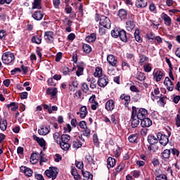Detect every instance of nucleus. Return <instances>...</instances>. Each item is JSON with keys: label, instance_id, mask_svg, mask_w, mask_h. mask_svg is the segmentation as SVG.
Masks as SVG:
<instances>
[{"label": "nucleus", "instance_id": "obj_34", "mask_svg": "<svg viewBox=\"0 0 180 180\" xmlns=\"http://www.w3.org/2000/svg\"><path fill=\"white\" fill-rule=\"evenodd\" d=\"M82 147V142L78 139H76L72 142V148L78 150V148H81Z\"/></svg>", "mask_w": 180, "mask_h": 180}, {"label": "nucleus", "instance_id": "obj_55", "mask_svg": "<svg viewBox=\"0 0 180 180\" xmlns=\"http://www.w3.org/2000/svg\"><path fill=\"white\" fill-rule=\"evenodd\" d=\"M82 91H83V92L84 94H86L88 92V91H89V86H88V84H86V83L82 84Z\"/></svg>", "mask_w": 180, "mask_h": 180}, {"label": "nucleus", "instance_id": "obj_41", "mask_svg": "<svg viewBox=\"0 0 180 180\" xmlns=\"http://www.w3.org/2000/svg\"><path fill=\"white\" fill-rule=\"evenodd\" d=\"M78 88V81L77 80H73L72 82V84H69V89L70 91H75Z\"/></svg>", "mask_w": 180, "mask_h": 180}, {"label": "nucleus", "instance_id": "obj_13", "mask_svg": "<svg viewBox=\"0 0 180 180\" xmlns=\"http://www.w3.org/2000/svg\"><path fill=\"white\" fill-rule=\"evenodd\" d=\"M105 108L107 112H112L115 109V101L112 99L107 101L105 105Z\"/></svg>", "mask_w": 180, "mask_h": 180}, {"label": "nucleus", "instance_id": "obj_59", "mask_svg": "<svg viewBox=\"0 0 180 180\" xmlns=\"http://www.w3.org/2000/svg\"><path fill=\"white\" fill-rule=\"evenodd\" d=\"M146 37L148 40H153V39H155V34L154 32H151L146 34Z\"/></svg>", "mask_w": 180, "mask_h": 180}, {"label": "nucleus", "instance_id": "obj_48", "mask_svg": "<svg viewBox=\"0 0 180 180\" xmlns=\"http://www.w3.org/2000/svg\"><path fill=\"white\" fill-rule=\"evenodd\" d=\"M6 36H8L6 30L2 29L0 30V40H5V39H6Z\"/></svg>", "mask_w": 180, "mask_h": 180}, {"label": "nucleus", "instance_id": "obj_46", "mask_svg": "<svg viewBox=\"0 0 180 180\" xmlns=\"http://www.w3.org/2000/svg\"><path fill=\"white\" fill-rule=\"evenodd\" d=\"M94 77H98L100 78L101 77H103L102 75V68L99 67L96 68V72H94Z\"/></svg>", "mask_w": 180, "mask_h": 180}, {"label": "nucleus", "instance_id": "obj_20", "mask_svg": "<svg viewBox=\"0 0 180 180\" xmlns=\"http://www.w3.org/2000/svg\"><path fill=\"white\" fill-rule=\"evenodd\" d=\"M57 88H48L46 89V94L51 95V98L53 99L57 98V94H58Z\"/></svg>", "mask_w": 180, "mask_h": 180}, {"label": "nucleus", "instance_id": "obj_54", "mask_svg": "<svg viewBox=\"0 0 180 180\" xmlns=\"http://www.w3.org/2000/svg\"><path fill=\"white\" fill-rule=\"evenodd\" d=\"M155 180H168L167 175L162 174L156 176Z\"/></svg>", "mask_w": 180, "mask_h": 180}, {"label": "nucleus", "instance_id": "obj_5", "mask_svg": "<svg viewBox=\"0 0 180 180\" xmlns=\"http://www.w3.org/2000/svg\"><path fill=\"white\" fill-rule=\"evenodd\" d=\"M100 26H103L105 29H110L112 26V22L109 17H106L105 15H101V22H99Z\"/></svg>", "mask_w": 180, "mask_h": 180}, {"label": "nucleus", "instance_id": "obj_10", "mask_svg": "<svg viewBox=\"0 0 180 180\" xmlns=\"http://www.w3.org/2000/svg\"><path fill=\"white\" fill-rule=\"evenodd\" d=\"M54 32L53 31H46L44 33V39L47 43H53L54 41Z\"/></svg>", "mask_w": 180, "mask_h": 180}, {"label": "nucleus", "instance_id": "obj_21", "mask_svg": "<svg viewBox=\"0 0 180 180\" xmlns=\"http://www.w3.org/2000/svg\"><path fill=\"white\" fill-rule=\"evenodd\" d=\"M128 141L132 144H137L139 143V134H132L129 135Z\"/></svg>", "mask_w": 180, "mask_h": 180}, {"label": "nucleus", "instance_id": "obj_22", "mask_svg": "<svg viewBox=\"0 0 180 180\" xmlns=\"http://www.w3.org/2000/svg\"><path fill=\"white\" fill-rule=\"evenodd\" d=\"M77 115H79L81 119H85V117H86V115H88L86 106L84 105L82 108H80L79 112H77Z\"/></svg>", "mask_w": 180, "mask_h": 180}, {"label": "nucleus", "instance_id": "obj_1", "mask_svg": "<svg viewBox=\"0 0 180 180\" xmlns=\"http://www.w3.org/2000/svg\"><path fill=\"white\" fill-rule=\"evenodd\" d=\"M71 140V136L68 134H63L60 136V142L59 143L60 147L64 151H68L71 145H70V141Z\"/></svg>", "mask_w": 180, "mask_h": 180}, {"label": "nucleus", "instance_id": "obj_39", "mask_svg": "<svg viewBox=\"0 0 180 180\" xmlns=\"http://www.w3.org/2000/svg\"><path fill=\"white\" fill-rule=\"evenodd\" d=\"M7 108L15 112V110H18V109H19V104L15 102H12L10 104L7 105Z\"/></svg>", "mask_w": 180, "mask_h": 180}, {"label": "nucleus", "instance_id": "obj_43", "mask_svg": "<svg viewBox=\"0 0 180 180\" xmlns=\"http://www.w3.org/2000/svg\"><path fill=\"white\" fill-rule=\"evenodd\" d=\"M136 79L139 81L143 82L146 80V75L141 72H137L136 75Z\"/></svg>", "mask_w": 180, "mask_h": 180}, {"label": "nucleus", "instance_id": "obj_2", "mask_svg": "<svg viewBox=\"0 0 180 180\" xmlns=\"http://www.w3.org/2000/svg\"><path fill=\"white\" fill-rule=\"evenodd\" d=\"M2 61L4 64H6L7 65L13 64V61H15V55L11 52H6L2 56Z\"/></svg>", "mask_w": 180, "mask_h": 180}, {"label": "nucleus", "instance_id": "obj_6", "mask_svg": "<svg viewBox=\"0 0 180 180\" xmlns=\"http://www.w3.org/2000/svg\"><path fill=\"white\" fill-rule=\"evenodd\" d=\"M157 138L161 146H163L164 147H165V146H167V144H168V143L169 142L168 136L162 134V133H158Z\"/></svg>", "mask_w": 180, "mask_h": 180}, {"label": "nucleus", "instance_id": "obj_25", "mask_svg": "<svg viewBox=\"0 0 180 180\" xmlns=\"http://www.w3.org/2000/svg\"><path fill=\"white\" fill-rule=\"evenodd\" d=\"M121 41H123L124 43H127L128 38H127V33L124 30L121 29V31L120 32L119 37Z\"/></svg>", "mask_w": 180, "mask_h": 180}, {"label": "nucleus", "instance_id": "obj_61", "mask_svg": "<svg viewBox=\"0 0 180 180\" xmlns=\"http://www.w3.org/2000/svg\"><path fill=\"white\" fill-rule=\"evenodd\" d=\"M53 4L54 8L56 9H58V7L60 6V4H61V1L60 0H53Z\"/></svg>", "mask_w": 180, "mask_h": 180}, {"label": "nucleus", "instance_id": "obj_35", "mask_svg": "<svg viewBox=\"0 0 180 180\" xmlns=\"http://www.w3.org/2000/svg\"><path fill=\"white\" fill-rule=\"evenodd\" d=\"M85 161L87 162V164L91 165V167L95 166V160H94V158L91 156V155H87L85 156Z\"/></svg>", "mask_w": 180, "mask_h": 180}, {"label": "nucleus", "instance_id": "obj_7", "mask_svg": "<svg viewBox=\"0 0 180 180\" xmlns=\"http://www.w3.org/2000/svg\"><path fill=\"white\" fill-rule=\"evenodd\" d=\"M136 115L137 119H139V120H143V119H145L146 117H147V115H148V111L145 108H140L138 110V111L136 110Z\"/></svg>", "mask_w": 180, "mask_h": 180}, {"label": "nucleus", "instance_id": "obj_53", "mask_svg": "<svg viewBox=\"0 0 180 180\" xmlns=\"http://www.w3.org/2000/svg\"><path fill=\"white\" fill-rule=\"evenodd\" d=\"M131 175L134 178H140V175H141V172L140 170H134L131 172Z\"/></svg>", "mask_w": 180, "mask_h": 180}, {"label": "nucleus", "instance_id": "obj_37", "mask_svg": "<svg viewBox=\"0 0 180 180\" xmlns=\"http://www.w3.org/2000/svg\"><path fill=\"white\" fill-rule=\"evenodd\" d=\"M135 5L136 8H146L147 6V1L144 2V0H136Z\"/></svg>", "mask_w": 180, "mask_h": 180}, {"label": "nucleus", "instance_id": "obj_36", "mask_svg": "<svg viewBox=\"0 0 180 180\" xmlns=\"http://www.w3.org/2000/svg\"><path fill=\"white\" fill-rule=\"evenodd\" d=\"M134 34L135 40L138 41V43H141V41H143V39L141 38V37H140V30L139 28H136L135 30V32Z\"/></svg>", "mask_w": 180, "mask_h": 180}, {"label": "nucleus", "instance_id": "obj_18", "mask_svg": "<svg viewBox=\"0 0 180 180\" xmlns=\"http://www.w3.org/2000/svg\"><path fill=\"white\" fill-rule=\"evenodd\" d=\"M120 99H121V101L122 102H124V106L126 108H129V104L130 103V96H129L128 94H122L120 97Z\"/></svg>", "mask_w": 180, "mask_h": 180}, {"label": "nucleus", "instance_id": "obj_60", "mask_svg": "<svg viewBox=\"0 0 180 180\" xmlns=\"http://www.w3.org/2000/svg\"><path fill=\"white\" fill-rule=\"evenodd\" d=\"M63 130L65 133H70L71 130H72V128H71V125H70V124H67L66 126L63 127Z\"/></svg>", "mask_w": 180, "mask_h": 180}, {"label": "nucleus", "instance_id": "obj_29", "mask_svg": "<svg viewBox=\"0 0 180 180\" xmlns=\"http://www.w3.org/2000/svg\"><path fill=\"white\" fill-rule=\"evenodd\" d=\"M122 30V28L115 27L111 31V36L114 39H117L120 34V32Z\"/></svg>", "mask_w": 180, "mask_h": 180}, {"label": "nucleus", "instance_id": "obj_30", "mask_svg": "<svg viewBox=\"0 0 180 180\" xmlns=\"http://www.w3.org/2000/svg\"><path fill=\"white\" fill-rule=\"evenodd\" d=\"M126 25V27L129 32H131V30L136 27V24H134V21H133V20L127 21Z\"/></svg>", "mask_w": 180, "mask_h": 180}, {"label": "nucleus", "instance_id": "obj_12", "mask_svg": "<svg viewBox=\"0 0 180 180\" xmlns=\"http://www.w3.org/2000/svg\"><path fill=\"white\" fill-rule=\"evenodd\" d=\"M164 84L167 86V89L169 90L170 92L174 91V83L171 81L169 77H165L164 81Z\"/></svg>", "mask_w": 180, "mask_h": 180}, {"label": "nucleus", "instance_id": "obj_4", "mask_svg": "<svg viewBox=\"0 0 180 180\" xmlns=\"http://www.w3.org/2000/svg\"><path fill=\"white\" fill-rule=\"evenodd\" d=\"M45 174L48 178L52 179V180L56 179L57 175H58V169L54 167H49V169L45 171Z\"/></svg>", "mask_w": 180, "mask_h": 180}, {"label": "nucleus", "instance_id": "obj_45", "mask_svg": "<svg viewBox=\"0 0 180 180\" xmlns=\"http://www.w3.org/2000/svg\"><path fill=\"white\" fill-rule=\"evenodd\" d=\"M32 42L35 43L36 44H40L41 43V37L34 36L32 38Z\"/></svg>", "mask_w": 180, "mask_h": 180}, {"label": "nucleus", "instance_id": "obj_27", "mask_svg": "<svg viewBox=\"0 0 180 180\" xmlns=\"http://www.w3.org/2000/svg\"><path fill=\"white\" fill-rule=\"evenodd\" d=\"M148 143H149L150 146H154V144H157V143H158V138L153 135H149L148 136Z\"/></svg>", "mask_w": 180, "mask_h": 180}, {"label": "nucleus", "instance_id": "obj_3", "mask_svg": "<svg viewBox=\"0 0 180 180\" xmlns=\"http://www.w3.org/2000/svg\"><path fill=\"white\" fill-rule=\"evenodd\" d=\"M136 113H137V108L133 106L131 117V126L133 129H136L140 124V119L137 118Z\"/></svg>", "mask_w": 180, "mask_h": 180}, {"label": "nucleus", "instance_id": "obj_52", "mask_svg": "<svg viewBox=\"0 0 180 180\" xmlns=\"http://www.w3.org/2000/svg\"><path fill=\"white\" fill-rule=\"evenodd\" d=\"M143 70L145 72H151V70H153V68L151 67V64L148 63L143 65Z\"/></svg>", "mask_w": 180, "mask_h": 180}, {"label": "nucleus", "instance_id": "obj_15", "mask_svg": "<svg viewBox=\"0 0 180 180\" xmlns=\"http://www.w3.org/2000/svg\"><path fill=\"white\" fill-rule=\"evenodd\" d=\"M153 79L156 81V82H160L161 79H162V77H164V73L158 70L156 72H154L153 74Z\"/></svg>", "mask_w": 180, "mask_h": 180}, {"label": "nucleus", "instance_id": "obj_28", "mask_svg": "<svg viewBox=\"0 0 180 180\" xmlns=\"http://www.w3.org/2000/svg\"><path fill=\"white\" fill-rule=\"evenodd\" d=\"M124 167H126V165H124V163L123 162L120 163V165L113 172L114 176H117L122 169H124Z\"/></svg>", "mask_w": 180, "mask_h": 180}, {"label": "nucleus", "instance_id": "obj_11", "mask_svg": "<svg viewBox=\"0 0 180 180\" xmlns=\"http://www.w3.org/2000/svg\"><path fill=\"white\" fill-rule=\"evenodd\" d=\"M107 61L111 67H116V65L117 64V59L116 58V56L112 54L107 56Z\"/></svg>", "mask_w": 180, "mask_h": 180}, {"label": "nucleus", "instance_id": "obj_33", "mask_svg": "<svg viewBox=\"0 0 180 180\" xmlns=\"http://www.w3.org/2000/svg\"><path fill=\"white\" fill-rule=\"evenodd\" d=\"M85 40L86 41H87V43H94V41L96 40V33L90 34V35H88L86 37Z\"/></svg>", "mask_w": 180, "mask_h": 180}, {"label": "nucleus", "instance_id": "obj_40", "mask_svg": "<svg viewBox=\"0 0 180 180\" xmlns=\"http://www.w3.org/2000/svg\"><path fill=\"white\" fill-rule=\"evenodd\" d=\"M170 156L171 150L169 149H166L161 153V157L163 160L168 159Z\"/></svg>", "mask_w": 180, "mask_h": 180}, {"label": "nucleus", "instance_id": "obj_8", "mask_svg": "<svg viewBox=\"0 0 180 180\" xmlns=\"http://www.w3.org/2000/svg\"><path fill=\"white\" fill-rule=\"evenodd\" d=\"M97 84L101 86V88H105V86L109 84V79L106 75H103L98 78Z\"/></svg>", "mask_w": 180, "mask_h": 180}, {"label": "nucleus", "instance_id": "obj_31", "mask_svg": "<svg viewBox=\"0 0 180 180\" xmlns=\"http://www.w3.org/2000/svg\"><path fill=\"white\" fill-rule=\"evenodd\" d=\"M117 16L120 18V19H126L127 18V11L121 8L118 11Z\"/></svg>", "mask_w": 180, "mask_h": 180}, {"label": "nucleus", "instance_id": "obj_49", "mask_svg": "<svg viewBox=\"0 0 180 180\" xmlns=\"http://www.w3.org/2000/svg\"><path fill=\"white\" fill-rule=\"evenodd\" d=\"M76 75L77 77H81V75H84V67L79 66L77 68V70L76 71Z\"/></svg>", "mask_w": 180, "mask_h": 180}, {"label": "nucleus", "instance_id": "obj_26", "mask_svg": "<svg viewBox=\"0 0 180 180\" xmlns=\"http://www.w3.org/2000/svg\"><path fill=\"white\" fill-rule=\"evenodd\" d=\"M107 168H113L116 165V160L112 157H109L107 160Z\"/></svg>", "mask_w": 180, "mask_h": 180}, {"label": "nucleus", "instance_id": "obj_57", "mask_svg": "<svg viewBox=\"0 0 180 180\" xmlns=\"http://www.w3.org/2000/svg\"><path fill=\"white\" fill-rule=\"evenodd\" d=\"M158 105L159 106L165 107V97H162L158 101Z\"/></svg>", "mask_w": 180, "mask_h": 180}, {"label": "nucleus", "instance_id": "obj_38", "mask_svg": "<svg viewBox=\"0 0 180 180\" xmlns=\"http://www.w3.org/2000/svg\"><path fill=\"white\" fill-rule=\"evenodd\" d=\"M32 9H41V0H34Z\"/></svg>", "mask_w": 180, "mask_h": 180}, {"label": "nucleus", "instance_id": "obj_44", "mask_svg": "<svg viewBox=\"0 0 180 180\" xmlns=\"http://www.w3.org/2000/svg\"><path fill=\"white\" fill-rule=\"evenodd\" d=\"M53 140H54L55 143H56L57 144H60V142L61 141V137H60V133L55 132L53 134Z\"/></svg>", "mask_w": 180, "mask_h": 180}, {"label": "nucleus", "instance_id": "obj_16", "mask_svg": "<svg viewBox=\"0 0 180 180\" xmlns=\"http://www.w3.org/2000/svg\"><path fill=\"white\" fill-rule=\"evenodd\" d=\"M50 127L41 126L40 129H38V133L40 136H47L48 133H50Z\"/></svg>", "mask_w": 180, "mask_h": 180}, {"label": "nucleus", "instance_id": "obj_23", "mask_svg": "<svg viewBox=\"0 0 180 180\" xmlns=\"http://www.w3.org/2000/svg\"><path fill=\"white\" fill-rule=\"evenodd\" d=\"M44 16V14L43 13V12H41V11H34V13L32 15L33 19H34L35 20H41Z\"/></svg>", "mask_w": 180, "mask_h": 180}, {"label": "nucleus", "instance_id": "obj_17", "mask_svg": "<svg viewBox=\"0 0 180 180\" xmlns=\"http://www.w3.org/2000/svg\"><path fill=\"white\" fill-rule=\"evenodd\" d=\"M43 108L45 110H47V112L50 114L53 113V112H57L58 110V107L56 105H49L47 104H44Z\"/></svg>", "mask_w": 180, "mask_h": 180}, {"label": "nucleus", "instance_id": "obj_32", "mask_svg": "<svg viewBox=\"0 0 180 180\" xmlns=\"http://www.w3.org/2000/svg\"><path fill=\"white\" fill-rule=\"evenodd\" d=\"M82 174L83 175L84 180H92L94 176L88 171L82 170Z\"/></svg>", "mask_w": 180, "mask_h": 180}, {"label": "nucleus", "instance_id": "obj_9", "mask_svg": "<svg viewBox=\"0 0 180 180\" xmlns=\"http://www.w3.org/2000/svg\"><path fill=\"white\" fill-rule=\"evenodd\" d=\"M20 172L24 174L27 178H30L33 175V170L26 166H21L20 167Z\"/></svg>", "mask_w": 180, "mask_h": 180}, {"label": "nucleus", "instance_id": "obj_42", "mask_svg": "<svg viewBox=\"0 0 180 180\" xmlns=\"http://www.w3.org/2000/svg\"><path fill=\"white\" fill-rule=\"evenodd\" d=\"M8 127V121L6 120L3 119L2 121L0 122V129L2 131H5L6 128Z\"/></svg>", "mask_w": 180, "mask_h": 180}, {"label": "nucleus", "instance_id": "obj_24", "mask_svg": "<svg viewBox=\"0 0 180 180\" xmlns=\"http://www.w3.org/2000/svg\"><path fill=\"white\" fill-rule=\"evenodd\" d=\"M32 139L38 143V144L41 147H46V141H44V139L39 138V136H37L36 135L32 136Z\"/></svg>", "mask_w": 180, "mask_h": 180}, {"label": "nucleus", "instance_id": "obj_47", "mask_svg": "<svg viewBox=\"0 0 180 180\" xmlns=\"http://www.w3.org/2000/svg\"><path fill=\"white\" fill-rule=\"evenodd\" d=\"M148 60V58H147L144 55H140L139 56V65H143L144 63H146V61Z\"/></svg>", "mask_w": 180, "mask_h": 180}, {"label": "nucleus", "instance_id": "obj_63", "mask_svg": "<svg viewBox=\"0 0 180 180\" xmlns=\"http://www.w3.org/2000/svg\"><path fill=\"white\" fill-rule=\"evenodd\" d=\"M80 129H86V122L85 121H81L79 123Z\"/></svg>", "mask_w": 180, "mask_h": 180}, {"label": "nucleus", "instance_id": "obj_51", "mask_svg": "<svg viewBox=\"0 0 180 180\" xmlns=\"http://www.w3.org/2000/svg\"><path fill=\"white\" fill-rule=\"evenodd\" d=\"M149 11L153 13H157V6H155V4L151 3L149 5Z\"/></svg>", "mask_w": 180, "mask_h": 180}, {"label": "nucleus", "instance_id": "obj_64", "mask_svg": "<svg viewBox=\"0 0 180 180\" xmlns=\"http://www.w3.org/2000/svg\"><path fill=\"white\" fill-rule=\"evenodd\" d=\"M176 124L177 127H180V115L178 114L176 117Z\"/></svg>", "mask_w": 180, "mask_h": 180}, {"label": "nucleus", "instance_id": "obj_14", "mask_svg": "<svg viewBox=\"0 0 180 180\" xmlns=\"http://www.w3.org/2000/svg\"><path fill=\"white\" fill-rule=\"evenodd\" d=\"M141 127H150V126H153V121L148 117H145L141 120Z\"/></svg>", "mask_w": 180, "mask_h": 180}, {"label": "nucleus", "instance_id": "obj_19", "mask_svg": "<svg viewBox=\"0 0 180 180\" xmlns=\"http://www.w3.org/2000/svg\"><path fill=\"white\" fill-rule=\"evenodd\" d=\"M160 18L164 20L165 25H166V26H169L171 25L172 20L171 19V17H169L165 13H162L160 15Z\"/></svg>", "mask_w": 180, "mask_h": 180}, {"label": "nucleus", "instance_id": "obj_62", "mask_svg": "<svg viewBox=\"0 0 180 180\" xmlns=\"http://www.w3.org/2000/svg\"><path fill=\"white\" fill-rule=\"evenodd\" d=\"M62 72H63V75H70V68H68L67 67H64L63 68Z\"/></svg>", "mask_w": 180, "mask_h": 180}, {"label": "nucleus", "instance_id": "obj_50", "mask_svg": "<svg viewBox=\"0 0 180 180\" xmlns=\"http://www.w3.org/2000/svg\"><path fill=\"white\" fill-rule=\"evenodd\" d=\"M82 50L84 53H86V54H89V53L92 51V48L91 47V46H83Z\"/></svg>", "mask_w": 180, "mask_h": 180}, {"label": "nucleus", "instance_id": "obj_56", "mask_svg": "<svg viewBox=\"0 0 180 180\" xmlns=\"http://www.w3.org/2000/svg\"><path fill=\"white\" fill-rule=\"evenodd\" d=\"M97 85H98V82H96V79H93L91 82L90 83L91 89H96Z\"/></svg>", "mask_w": 180, "mask_h": 180}, {"label": "nucleus", "instance_id": "obj_58", "mask_svg": "<svg viewBox=\"0 0 180 180\" xmlns=\"http://www.w3.org/2000/svg\"><path fill=\"white\" fill-rule=\"evenodd\" d=\"M83 136L87 137L88 139L89 137H91V129L86 128V129L83 131Z\"/></svg>", "mask_w": 180, "mask_h": 180}]
</instances>
